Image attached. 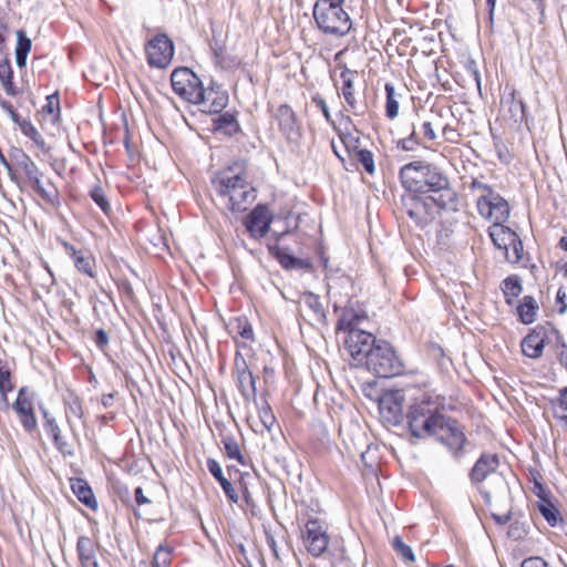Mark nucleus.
Here are the masks:
<instances>
[{"label":"nucleus","mask_w":567,"mask_h":567,"mask_svg":"<svg viewBox=\"0 0 567 567\" xmlns=\"http://www.w3.org/2000/svg\"><path fill=\"white\" fill-rule=\"evenodd\" d=\"M359 320V317L353 311H346L343 315L339 318L337 322V330L338 331H344L347 334L353 329L357 328V321Z\"/></svg>","instance_id":"obj_43"},{"label":"nucleus","mask_w":567,"mask_h":567,"mask_svg":"<svg viewBox=\"0 0 567 567\" xmlns=\"http://www.w3.org/2000/svg\"><path fill=\"white\" fill-rule=\"evenodd\" d=\"M179 97L188 103L205 101V90L199 78L187 66H179Z\"/></svg>","instance_id":"obj_13"},{"label":"nucleus","mask_w":567,"mask_h":567,"mask_svg":"<svg viewBox=\"0 0 567 567\" xmlns=\"http://www.w3.org/2000/svg\"><path fill=\"white\" fill-rule=\"evenodd\" d=\"M32 188L48 203H53L56 198V189L48 190L43 187L41 177H38V184L30 182Z\"/></svg>","instance_id":"obj_53"},{"label":"nucleus","mask_w":567,"mask_h":567,"mask_svg":"<svg viewBox=\"0 0 567 567\" xmlns=\"http://www.w3.org/2000/svg\"><path fill=\"white\" fill-rule=\"evenodd\" d=\"M265 534H266V543H267V545L270 547L274 556L277 559H279L280 558V556H279V547H278V544H277V540H276L275 536L271 533L267 532V530H266Z\"/></svg>","instance_id":"obj_61"},{"label":"nucleus","mask_w":567,"mask_h":567,"mask_svg":"<svg viewBox=\"0 0 567 567\" xmlns=\"http://www.w3.org/2000/svg\"><path fill=\"white\" fill-rule=\"evenodd\" d=\"M421 145V140L416 134L415 126L412 125L410 134L396 142V147L404 152L415 151Z\"/></svg>","instance_id":"obj_42"},{"label":"nucleus","mask_w":567,"mask_h":567,"mask_svg":"<svg viewBox=\"0 0 567 567\" xmlns=\"http://www.w3.org/2000/svg\"><path fill=\"white\" fill-rule=\"evenodd\" d=\"M31 50V40L20 30L17 32L16 62L19 68L27 64L28 54Z\"/></svg>","instance_id":"obj_34"},{"label":"nucleus","mask_w":567,"mask_h":567,"mask_svg":"<svg viewBox=\"0 0 567 567\" xmlns=\"http://www.w3.org/2000/svg\"><path fill=\"white\" fill-rule=\"evenodd\" d=\"M145 53L150 66L165 69L174 56V42L165 34H157L146 43Z\"/></svg>","instance_id":"obj_9"},{"label":"nucleus","mask_w":567,"mask_h":567,"mask_svg":"<svg viewBox=\"0 0 567 567\" xmlns=\"http://www.w3.org/2000/svg\"><path fill=\"white\" fill-rule=\"evenodd\" d=\"M399 177L411 194L434 195L439 208H455L457 194L446 172L426 161H413L400 168Z\"/></svg>","instance_id":"obj_2"},{"label":"nucleus","mask_w":567,"mask_h":567,"mask_svg":"<svg viewBox=\"0 0 567 567\" xmlns=\"http://www.w3.org/2000/svg\"><path fill=\"white\" fill-rule=\"evenodd\" d=\"M567 295L563 288H559L556 293V301L559 303V313H564L567 310Z\"/></svg>","instance_id":"obj_62"},{"label":"nucleus","mask_w":567,"mask_h":567,"mask_svg":"<svg viewBox=\"0 0 567 567\" xmlns=\"http://www.w3.org/2000/svg\"><path fill=\"white\" fill-rule=\"evenodd\" d=\"M539 331L536 326L529 330V332L522 339L520 348L522 353L529 358L537 360L543 355L542 348H539L538 341Z\"/></svg>","instance_id":"obj_26"},{"label":"nucleus","mask_w":567,"mask_h":567,"mask_svg":"<svg viewBox=\"0 0 567 567\" xmlns=\"http://www.w3.org/2000/svg\"><path fill=\"white\" fill-rule=\"evenodd\" d=\"M303 543L310 555L322 556L329 545L327 526L319 518H309L305 526Z\"/></svg>","instance_id":"obj_10"},{"label":"nucleus","mask_w":567,"mask_h":567,"mask_svg":"<svg viewBox=\"0 0 567 567\" xmlns=\"http://www.w3.org/2000/svg\"><path fill=\"white\" fill-rule=\"evenodd\" d=\"M268 250L269 254L275 257L278 262L287 270H312V264L309 259L295 257L293 255L287 252L286 249L280 247L277 243L274 245H268Z\"/></svg>","instance_id":"obj_17"},{"label":"nucleus","mask_w":567,"mask_h":567,"mask_svg":"<svg viewBox=\"0 0 567 567\" xmlns=\"http://www.w3.org/2000/svg\"><path fill=\"white\" fill-rule=\"evenodd\" d=\"M212 183L219 196L228 198L227 207L233 212L246 210L256 198L255 189L238 174L221 173Z\"/></svg>","instance_id":"obj_3"},{"label":"nucleus","mask_w":567,"mask_h":567,"mask_svg":"<svg viewBox=\"0 0 567 567\" xmlns=\"http://www.w3.org/2000/svg\"><path fill=\"white\" fill-rule=\"evenodd\" d=\"M379 339L362 329H353L347 334L344 346L353 360L359 363L367 361L370 352L379 344Z\"/></svg>","instance_id":"obj_7"},{"label":"nucleus","mask_w":567,"mask_h":567,"mask_svg":"<svg viewBox=\"0 0 567 567\" xmlns=\"http://www.w3.org/2000/svg\"><path fill=\"white\" fill-rule=\"evenodd\" d=\"M259 419L264 427L270 431L272 425L275 424L276 419L271 411V408L266 401L261 406H259Z\"/></svg>","instance_id":"obj_52"},{"label":"nucleus","mask_w":567,"mask_h":567,"mask_svg":"<svg viewBox=\"0 0 567 567\" xmlns=\"http://www.w3.org/2000/svg\"><path fill=\"white\" fill-rule=\"evenodd\" d=\"M19 127L21 132L31 138L37 145L43 147L44 146V140L40 132L34 127V125L28 121L23 120L21 123H19Z\"/></svg>","instance_id":"obj_45"},{"label":"nucleus","mask_w":567,"mask_h":567,"mask_svg":"<svg viewBox=\"0 0 567 567\" xmlns=\"http://www.w3.org/2000/svg\"><path fill=\"white\" fill-rule=\"evenodd\" d=\"M503 223L504 221L493 223V225L488 228V235L495 247L507 251L509 243L516 233L509 227L504 226Z\"/></svg>","instance_id":"obj_22"},{"label":"nucleus","mask_w":567,"mask_h":567,"mask_svg":"<svg viewBox=\"0 0 567 567\" xmlns=\"http://www.w3.org/2000/svg\"><path fill=\"white\" fill-rule=\"evenodd\" d=\"M498 466L499 460L496 454L483 453L475 462L468 474L471 483L478 488L481 495L487 504L491 503V493L481 488L480 485L489 475L494 474Z\"/></svg>","instance_id":"obj_12"},{"label":"nucleus","mask_w":567,"mask_h":567,"mask_svg":"<svg viewBox=\"0 0 567 567\" xmlns=\"http://www.w3.org/2000/svg\"><path fill=\"white\" fill-rule=\"evenodd\" d=\"M355 161L362 165L364 171L372 175L375 172L374 158L372 152L365 148L354 151Z\"/></svg>","instance_id":"obj_40"},{"label":"nucleus","mask_w":567,"mask_h":567,"mask_svg":"<svg viewBox=\"0 0 567 567\" xmlns=\"http://www.w3.org/2000/svg\"><path fill=\"white\" fill-rule=\"evenodd\" d=\"M367 369L379 378H392L403 372V364L393 347L380 340L364 362Z\"/></svg>","instance_id":"obj_5"},{"label":"nucleus","mask_w":567,"mask_h":567,"mask_svg":"<svg viewBox=\"0 0 567 567\" xmlns=\"http://www.w3.org/2000/svg\"><path fill=\"white\" fill-rule=\"evenodd\" d=\"M0 82L8 95L17 96L19 94L13 84V70L8 59L0 61Z\"/></svg>","instance_id":"obj_32"},{"label":"nucleus","mask_w":567,"mask_h":567,"mask_svg":"<svg viewBox=\"0 0 567 567\" xmlns=\"http://www.w3.org/2000/svg\"><path fill=\"white\" fill-rule=\"evenodd\" d=\"M520 567H548L547 561L539 556H532L522 561Z\"/></svg>","instance_id":"obj_59"},{"label":"nucleus","mask_w":567,"mask_h":567,"mask_svg":"<svg viewBox=\"0 0 567 567\" xmlns=\"http://www.w3.org/2000/svg\"><path fill=\"white\" fill-rule=\"evenodd\" d=\"M554 410V416L563 422L567 420V400L564 398H556L550 400Z\"/></svg>","instance_id":"obj_51"},{"label":"nucleus","mask_w":567,"mask_h":567,"mask_svg":"<svg viewBox=\"0 0 567 567\" xmlns=\"http://www.w3.org/2000/svg\"><path fill=\"white\" fill-rule=\"evenodd\" d=\"M529 524L523 520H514L508 528L507 535L513 540H519L527 536Z\"/></svg>","instance_id":"obj_44"},{"label":"nucleus","mask_w":567,"mask_h":567,"mask_svg":"<svg viewBox=\"0 0 567 567\" xmlns=\"http://www.w3.org/2000/svg\"><path fill=\"white\" fill-rule=\"evenodd\" d=\"M19 419L27 432L31 433L37 430L38 422L34 412H29L27 414L19 415Z\"/></svg>","instance_id":"obj_56"},{"label":"nucleus","mask_w":567,"mask_h":567,"mask_svg":"<svg viewBox=\"0 0 567 567\" xmlns=\"http://www.w3.org/2000/svg\"><path fill=\"white\" fill-rule=\"evenodd\" d=\"M507 305H513V299L518 297L523 291L519 276L511 275L506 277L501 285Z\"/></svg>","instance_id":"obj_30"},{"label":"nucleus","mask_w":567,"mask_h":567,"mask_svg":"<svg viewBox=\"0 0 567 567\" xmlns=\"http://www.w3.org/2000/svg\"><path fill=\"white\" fill-rule=\"evenodd\" d=\"M312 14L318 29L324 34L340 38L351 30V19L340 6L316 1Z\"/></svg>","instance_id":"obj_4"},{"label":"nucleus","mask_w":567,"mask_h":567,"mask_svg":"<svg viewBox=\"0 0 567 567\" xmlns=\"http://www.w3.org/2000/svg\"><path fill=\"white\" fill-rule=\"evenodd\" d=\"M303 305L312 312V319L319 323L326 322V311L319 296L313 292H305L302 296Z\"/></svg>","instance_id":"obj_31"},{"label":"nucleus","mask_w":567,"mask_h":567,"mask_svg":"<svg viewBox=\"0 0 567 567\" xmlns=\"http://www.w3.org/2000/svg\"><path fill=\"white\" fill-rule=\"evenodd\" d=\"M536 487L539 489V493H537V495L542 499V502L538 503V511L542 514V516L546 519V522L554 527L560 519L559 512L550 501L545 499L543 497L542 493L545 492L543 485L536 483Z\"/></svg>","instance_id":"obj_29"},{"label":"nucleus","mask_w":567,"mask_h":567,"mask_svg":"<svg viewBox=\"0 0 567 567\" xmlns=\"http://www.w3.org/2000/svg\"><path fill=\"white\" fill-rule=\"evenodd\" d=\"M71 488L79 498V501L83 503L86 507L93 511L97 508V501L94 497L92 488L90 487L86 481L82 478L72 480Z\"/></svg>","instance_id":"obj_25"},{"label":"nucleus","mask_w":567,"mask_h":567,"mask_svg":"<svg viewBox=\"0 0 567 567\" xmlns=\"http://www.w3.org/2000/svg\"><path fill=\"white\" fill-rule=\"evenodd\" d=\"M134 496H135V502L138 506H142V505H146V504H150L151 501L150 498H147L144 493H143V488L142 487H136L135 491H134Z\"/></svg>","instance_id":"obj_64"},{"label":"nucleus","mask_w":567,"mask_h":567,"mask_svg":"<svg viewBox=\"0 0 567 567\" xmlns=\"http://www.w3.org/2000/svg\"><path fill=\"white\" fill-rule=\"evenodd\" d=\"M276 120L278 121L280 131L291 138L297 134L298 124L297 116L293 110L288 104H281L276 112Z\"/></svg>","instance_id":"obj_19"},{"label":"nucleus","mask_w":567,"mask_h":567,"mask_svg":"<svg viewBox=\"0 0 567 567\" xmlns=\"http://www.w3.org/2000/svg\"><path fill=\"white\" fill-rule=\"evenodd\" d=\"M11 161L21 168L28 182L38 184V177H42V173L32 158L21 148H12L10 153Z\"/></svg>","instance_id":"obj_18"},{"label":"nucleus","mask_w":567,"mask_h":567,"mask_svg":"<svg viewBox=\"0 0 567 567\" xmlns=\"http://www.w3.org/2000/svg\"><path fill=\"white\" fill-rule=\"evenodd\" d=\"M173 551L163 546L158 547L154 554L153 566L154 567H169L172 561Z\"/></svg>","instance_id":"obj_48"},{"label":"nucleus","mask_w":567,"mask_h":567,"mask_svg":"<svg viewBox=\"0 0 567 567\" xmlns=\"http://www.w3.org/2000/svg\"><path fill=\"white\" fill-rule=\"evenodd\" d=\"M406 424L411 435L417 440L435 437L446 445L455 458L463 455L466 437L460 423L444 415L439 405L426 398L410 405Z\"/></svg>","instance_id":"obj_1"},{"label":"nucleus","mask_w":567,"mask_h":567,"mask_svg":"<svg viewBox=\"0 0 567 567\" xmlns=\"http://www.w3.org/2000/svg\"><path fill=\"white\" fill-rule=\"evenodd\" d=\"M272 221V215L266 205H257L246 217L244 224L254 238L265 237Z\"/></svg>","instance_id":"obj_15"},{"label":"nucleus","mask_w":567,"mask_h":567,"mask_svg":"<svg viewBox=\"0 0 567 567\" xmlns=\"http://www.w3.org/2000/svg\"><path fill=\"white\" fill-rule=\"evenodd\" d=\"M341 79H342V95L347 102V104L351 107V109H354L355 105H357V100H355V96H354V86H353V80H354V76H355V73L349 69H344L341 74H340Z\"/></svg>","instance_id":"obj_33"},{"label":"nucleus","mask_w":567,"mask_h":567,"mask_svg":"<svg viewBox=\"0 0 567 567\" xmlns=\"http://www.w3.org/2000/svg\"><path fill=\"white\" fill-rule=\"evenodd\" d=\"M312 102L322 111L324 118L328 122H331V114L324 99L321 95L316 94L312 96Z\"/></svg>","instance_id":"obj_60"},{"label":"nucleus","mask_w":567,"mask_h":567,"mask_svg":"<svg viewBox=\"0 0 567 567\" xmlns=\"http://www.w3.org/2000/svg\"><path fill=\"white\" fill-rule=\"evenodd\" d=\"M0 106L3 111H6L8 113V115L10 116V118L17 124L19 125V123H21L23 121V118H21V116L17 113V111L14 110L13 105L3 100V99H0Z\"/></svg>","instance_id":"obj_57"},{"label":"nucleus","mask_w":567,"mask_h":567,"mask_svg":"<svg viewBox=\"0 0 567 567\" xmlns=\"http://www.w3.org/2000/svg\"><path fill=\"white\" fill-rule=\"evenodd\" d=\"M76 553L82 567H99L94 542L87 536H79Z\"/></svg>","instance_id":"obj_21"},{"label":"nucleus","mask_w":567,"mask_h":567,"mask_svg":"<svg viewBox=\"0 0 567 567\" xmlns=\"http://www.w3.org/2000/svg\"><path fill=\"white\" fill-rule=\"evenodd\" d=\"M237 332L241 338L254 341L252 327L246 319H237Z\"/></svg>","instance_id":"obj_55"},{"label":"nucleus","mask_w":567,"mask_h":567,"mask_svg":"<svg viewBox=\"0 0 567 567\" xmlns=\"http://www.w3.org/2000/svg\"><path fill=\"white\" fill-rule=\"evenodd\" d=\"M90 196L93 202L105 213L107 214L111 210L110 203L106 198L104 189L100 185H95L90 190Z\"/></svg>","instance_id":"obj_46"},{"label":"nucleus","mask_w":567,"mask_h":567,"mask_svg":"<svg viewBox=\"0 0 567 567\" xmlns=\"http://www.w3.org/2000/svg\"><path fill=\"white\" fill-rule=\"evenodd\" d=\"M539 306L533 296H524L516 308L519 321L523 324H530L537 319Z\"/></svg>","instance_id":"obj_24"},{"label":"nucleus","mask_w":567,"mask_h":567,"mask_svg":"<svg viewBox=\"0 0 567 567\" xmlns=\"http://www.w3.org/2000/svg\"><path fill=\"white\" fill-rule=\"evenodd\" d=\"M536 328L539 331L538 341L543 353L546 347L553 346L561 339L559 331L549 321L538 323Z\"/></svg>","instance_id":"obj_27"},{"label":"nucleus","mask_w":567,"mask_h":567,"mask_svg":"<svg viewBox=\"0 0 567 567\" xmlns=\"http://www.w3.org/2000/svg\"><path fill=\"white\" fill-rule=\"evenodd\" d=\"M208 107L207 112L210 114H220L229 103V95L226 91H216L208 93Z\"/></svg>","instance_id":"obj_36"},{"label":"nucleus","mask_w":567,"mask_h":567,"mask_svg":"<svg viewBox=\"0 0 567 567\" xmlns=\"http://www.w3.org/2000/svg\"><path fill=\"white\" fill-rule=\"evenodd\" d=\"M393 547L396 550V553L406 561H414L415 558L412 548L409 545H406L400 536L394 537Z\"/></svg>","instance_id":"obj_49"},{"label":"nucleus","mask_w":567,"mask_h":567,"mask_svg":"<svg viewBox=\"0 0 567 567\" xmlns=\"http://www.w3.org/2000/svg\"><path fill=\"white\" fill-rule=\"evenodd\" d=\"M421 133L424 140L433 142L436 140L437 135L435 133L434 126L432 122L424 121L421 125Z\"/></svg>","instance_id":"obj_58"},{"label":"nucleus","mask_w":567,"mask_h":567,"mask_svg":"<svg viewBox=\"0 0 567 567\" xmlns=\"http://www.w3.org/2000/svg\"><path fill=\"white\" fill-rule=\"evenodd\" d=\"M402 401L403 394L400 392L393 393L381 400L380 410L382 413L388 411L392 415L393 423H399L402 417Z\"/></svg>","instance_id":"obj_28"},{"label":"nucleus","mask_w":567,"mask_h":567,"mask_svg":"<svg viewBox=\"0 0 567 567\" xmlns=\"http://www.w3.org/2000/svg\"><path fill=\"white\" fill-rule=\"evenodd\" d=\"M420 194H413L406 202V213L411 219H413L419 226L424 227L434 220L437 212L441 209L437 207L434 195L426 197H420Z\"/></svg>","instance_id":"obj_8"},{"label":"nucleus","mask_w":567,"mask_h":567,"mask_svg":"<svg viewBox=\"0 0 567 567\" xmlns=\"http://www.w3.org/2000/svg\"><path fill=\"white\" fill-rule=\"evenodd\" d=\"M95 343L101 349L109 343V336L103 329H99L95 332Z\"/></svg>","instance_id":"obj_63"},{"label":"nucleus","mask_w":567,"mask_h":567,"mask_svg":"<svg viewBox=\"0 0 567 567\" xmlns=\"http://www.w3.org/2000/svg\"><path fill=\"white\" fill-rule=\"evenodd\" d=\"M476 206L478 214L493 223L506 221L511 214L507 200L496 190L488 196L477 197Z\"/></svg>","instance_id":"obj_11"},{"label":"nucleus","mask_w":567,"mask_h":567,"mask_svg":"<svg viewBox=\"0 0 567 567\" xmlns=\"http://www.w3.org/2000/svg\"><path fill=\"white\" fill-rule=\"evenodd\" d=\"M468 188L472 192L478 193L477 197L488 196L489 193L495 190L491 185L485 184L477 178H472L471 183L468 184Z\"/></svg>","instance_id":"obj_54"},{"label":"nucleus","mask_w":567,"mask_h":567,"mask_svg":"<svg viewBox=\"0 0 567 567\" xmlns=\"http://www.w3.org/2000/svg\"><path fill=\"white\" fill-rule=\"evenodd\" d=\"M213 128L217 133H221L227 136H234L240 132V125L237 120V113L226 111L218 114L213 118Z\"/></svg>","instance_id":"obj_20"},{"label":"nucleus","mask_w":567,"mask_h":567,"mask_svg":"<svg viewBox=\"0 0 567 567\" xmlns=\"http://www.w3.org/2000/svg\"><path fill=\"white\" fill-rule=\"evenodd\" d=\"M12 408L18 415L33 412V404L31 400L27 396V388H21L19 390L17 400L13 403Z\"/></svg>","instance_id":"obj_41"},{"label":"nucleus","mask_w":567,"mask_h":567,"mask_svg":"<svg viewBox=\"0 0 567 567\" xmlns=\"http://www.w3.org/2000/svg\"><path fill=\"white\" fill-rule=\"evenodd\" d=\"M221 443L224 445L226 455L229 458L236 460L240 464H245V458H244V455L241 454L239 444L233 436H230V435L223 436Z\"/></svg>","instance_id":"obj_37"},{"label":"nucleus","mask_w":567,"mask_h":567,"mask_svg":"<svg viewBox=\"0 0 567 567\" xmlns=\"http://www.w3.org/2000/svg\"><path fill=\"white\" fill-rule=\"evenodd\" d=\"M207 468H208L209 473L213 475V477L218 481V483L220 484L226 496L231 502L237 503L238 495H237L231 482L224 476L220 464L214 458H208L207 460Z\"/></svg>","instance_id":"obj_23"},{"label":"nucleus","mask_w":567,"mask_h":567,"mask_svg":"<svg viewBox=\"0 0 567 567\" xmlns=\"http://www.w3.org/2000/svg\"><path fill=\"white\" fill-rule=\"evenodd\" d=\"M509 247H512L513 257L508 254V250H507L506 251L507 260L511 262H514V264L519 262L523 258L524 247H523V241L517 234H515V236L511 240Z\"/></svg>","instance_id":"obj_47"},{"label":"nucleus","mask_w":567,"mask_h":567,"mask_svg":"<svg viewBox=\"0 0 567 567\" xmlns=\"http://www.w3.org/2000/svg\"><path fill=\"white\" fill-rule=\"evenodd\" d=\"M42 112L52 115L53 120H58L60 114V100L58 93L47 96V103L43 105Z\"/></svg>","instance_id":"obj_50"},{"label":"nucleus","mask_w":567,"mask_h":567,"mask_svg":"<svg viewBox=\"0 0 567 567\" xmlns=\"http://www.w3.org/2000/svg\"><path fill=\"white\" fill-rule=\"evenodd\" d=\"M501 112L505 121L512 126H519L526 122V105L522 99H517L516 92L512 89L501 99Z\"/></svg>","instance_id":"obj_14"},{"label":"nucleus","mask_w":567,"mask_h":567,"mask_svg":"<svg viewBox=\"0 0 567 567\" xmlns=\"http://www.w3.org/2000/svg\"><path fill=\"white\" fill-rule=\"evenodd\" d=\"M39 409L44 420L43 427L45 432L52 437L55 449L63 456H74V449L72 444L65 441L64 437L62 436L56 420L49 413V411L44 406L40 405Z\"/></svg>","instance_id":"obj_16"},{"label":"nucleus","mask_w":567,"mask_h":567,"mask_svg":"<svg viewBox=\"0 0 567 567\" xmlns=\"http://www.w3.org/2000/svg\"><path fill=\"white\" fill-rule=\"evenodd\" d=\"M12 390L13 384L11 382V371L7 364L0 360V393L3 402H7V394Z\"/></svg>","instance_id":"obj_39"},{"label":"nucleus","mask_w":567,"mask_h":567,"mask_svg":"<svg viewBox=\"0 0 567 567\" xmlns=\"http://www.w3.org/2000/svg\"><path fill=\"white\" fill-rule=\"evenodd\" d=\"M233 378L244 400L246 402H256V378L239 350L235 353Z\"/></svg>","instance_id":"obj_6"},{"label":"nucleus","mask_w":567,"mask_h":567,"mask_svg":"<svg viewBox=\"0 0 567 567\" xmlns=\"http://www.w3.org/2000/svg\"><path fill=\"white\" fill-rule=\"evenodd\" d=\"M75 268L89 277H94V258L87 251H82L73 259Z\"/></svg>","instance_id":"obj_38"},{"label":"nucleus","mask_w":567,"mask_h":567,"mask_svg":"<svg viewBox=\"0 0 567 567\" xmlns=\"http://www.w3.org/2000/svg\"><path fill=\"white\" fill-rule=\"evenodd\" d=\"M384 90L386 94L385 115L389 120H394L399 114V99L402 95L395 92L394 85L391 83H386Z\"/></svg>","instance_id":"obj_35"}]
</instances>
